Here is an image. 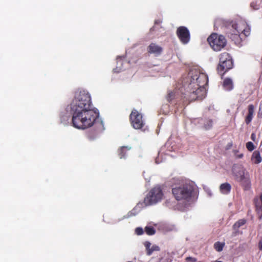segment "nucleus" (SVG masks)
<instances>
[{
	"label": "nucleus",
	"instance_id": "1",
	"mask_svg": "<svg viewBox=\"0 0 262 262\" xmlns=\"http://www.w3.org/2000/svg\"><path fill=\"white\" fill-rule=\"evenodd\" d=\"M71 105L72 123L74 127L84 129L94 124L99 113L94 108L88 92L84 90L76 92Z\"/></svg>",
	"mask_w": 262,
	"mask_h": 262
},
{
	"label": "nucleus",
	"instance_id": "2",
	"mask_svg": "<svg viewBox=\"0 0 262 262\" xmlns=\"http://www.w3.org/2000/svg\"><path fill=\"white\" fill-rule=\"evenodd\" d=\"M189 81L185 83L186 93L184 96L185 101L202 100L205 98L206 90L205 88L208 84V78L206 74L196 70L191 71L188 73Z\"/></svg>",
	"mask_w": 262,
	"mask_h": 262
},
{
	"label": "nucleus",
	"instance_id": "3",
	"mask_svg": "<svg viewBox=\"0 0 262 262\" xmlns=\"http://www.w3.org/2000/svg\"><path fill=\"white\" fill-rule=\"evenodd\" d=\"M250 28L244 20L232 21L227 27V35L234 41L235 43H239L242 40L241 35L248 36L250 34Z\"/></svg>",
	"mask_w": 262,
	"mask_h": 262
},
{
	"label": "nucleus",
	"instance_id": "4",
	"mask_svg": "<svg viewBox=\"0 0 262 262\" xmlns=\"http://www.w3.org/2000/svg\"><path fill=\"white\" fill-rule=\"evenodd\" d=\"M194 188L192 184L185 183L172 188V193L177 201H188L192 197Z\"/></svg>",
	"mask_w": 262,
	"mask_h": 262
},
{
	"label": "nucleus",
	"instance_id": "5",
	"mask_svg": "<svg viewBox=\"0 0 262 262\" xmlns=\"http://www.w3.org/2000/svg\"><path fill=\"white\" fill-rule=\"evenodd\" d=\"M186 86L184 85L179 89L177 88L173 91H169L166 96L167 101L170 103L182 104L183 105H187L192 101H185L184 96H187L184 93H186Z\"/></svg>",
	"mask_w": 262,
	"mask_h": 262
},
{
	"label": "nucleus",
	"instance_id": "6",
	"mask_svg": "<svg viewBox=\"0 0 262 262\" xmlns=\"http://www.w3.org/2000/svg\"><path fill=\"white\" fill-rule=\"evenodd\" d=\"M233 66V60L228 53L224 52L220 55L219 63L216 70L220 75L223 76L226 72L231 69Z\"/></svg>",
	"mask_w": 262,
	"mask_h": 262
},
{
	"label": "nucleus",
	"instance_id": "7",
	"mask_svg": "<svg viewBox=\"0 0 262 262\" xmlns=\"http://www.w3.org/2000/svg\"><path fill=\"white\" fill-rule=\"evenodd\" d=\"M207 41L210 47L214 51H220L224 49L227 45L225 37L215 33H212L207 38Z\"/></svg>",
	"mask_w": 262,
	"mask_h": 262
},
{
	"label": "nucleus",
	"instance_id": "8",
	"mask_svg": "<svg viewBox=\"0 0 262 262\" xmlns=\"http://www.w3.org/2000/svg\"><path fill=\"white\" fill-rule=\"evenodd\" d=\"M164 194L162 188L159 186L152 188L144 198V202L147 206L156 204L160 202Z\"/></svg>",
	"mask_w": 262,
	"mask_h": 262
},
{
	"label": "nucleus",
	"instance_id": "9",
	"mask_svg": "<svg viewBox=\"0 0 262 262\" xmlns=\"http://www.w3.org/2000/svg\"><path fill=\"white\" fill-rule=\"evenodd\" d=\"M129 121L131 125L136 129H141L145 125L142 114L136 109L132 110L129 115Z\"/></svg>",
	"mask_w": 262,
	"mask_h": 262
},
{
	"label": "nucleus",
	"instance_id": "10",
	"mask_svg": "<svg viewBox=\"0 0 262 262\" xmlns=\"http://www.w3.org/2000/svg\"><path fill=\"white\" fill-rule=\"evenodd\" d=\"M176 34L179 39L183 44H187L190 40V34L189 30L184 26L177 28Z\"/></svg>",
	"mask_w": 262,
	"mask_h": 262
},
{
	"label": "nucleus",
	"instance_id": "11",
	"mask_svg": "<svg viewBox=\"0 0 262 262\" xmlns=\"http://www.w3.org/2000/svg\"><path fill=\"white\" fill-rule=\"evenodd\" d=\"M232 171L234 179L236 181H238L246 176L245 168L242 165L239 164H234L232 167Z\"/></svg>",
	"mask_w": 262,
	"mask_h": 262
},
{
	"label": "nucleus",
	"instance_id": "12",
	"mask_svg": "<svg viewBox=\"0 0 262 262\" xmlns=\"http://www.w3.org/2000/svg\"><path fill=\"white\" fill-rule=\"evenodd\" d=\"M163 51V48L157 44L152 42L147 47V52L149 54H153L155 56H159Z\"/></svg>",
	"mask_w": 262,
	"mask_h": 262
},
{
	"label": "nucleus",
	"instance_id": "13",
	"mask_svg": "<svg viewBox=\"0 0 262 262\" xmlns=\"http://www.w3.org/2000/svg\"><path fill=\"white\" fill-rule=\"evenodd\" d=\"M254 204L258 218L261 219L262 218V200L258 197H255L254 199Z\"/></svg>",
	"mask_w": 262,
	"mask_h": 262
},
{
	"label": "nucleus",
	"instance_id": "14",
	"mask_svg": "<svg viewBox=\"0 0 262 262\" xmlns=\"http://www.w3.org/2000/svg\"><path fill=\"white\" fill-rule=\"evenodd\" d=\"M238 182H240L241 185L244 188L245 190H249L251 187V181L249 177L247 176V175L239 180Z\"/></svg>",
	"mask_w": 262,
	"mask_h": 262
},
{
	"label": "nucleus",
	"instance_id": "15",
	"mask_svg": "<svg viewBox=\"0 0 262 262\" xmlns=\"http://www.w3.org/2000/svg\"><path fill=\"white\" fill-rule=\"evenodd\" d=\"M231 190V186L227 182L223 183L220 186V191L222 194H228L230 192Z\"/></svg>",
	"mask_w": 262,
	"mask_h": 262
},
{
	"label": "nucleus",
	"instance_id": "16",
	"mask_svg": "<svg viewBox=\"0 0 262 262\" xmlns=\"http://www.w3.org/2000/svg\"><path fill=\"white\" fill-rule=\"evenodd\" d=\"M254 112V107L253 105L250 104L248 106V114L245 118V122L249 124L252 120Z\"/></svg>",
	"mask_w": 262,
	"mask_h": 262
},
{
	"label": "nucleus",
	"instance_id": "17",
	"mask_svg": "<svg viewBox=\"0 0 262 262\" xmlns=\"http://www.w3.org/2000/svg\"><path fill=\"white\" fill-rule=\"evenodd\" d=\"M223 86L227 91L232 90L233 88L232 80L229 78H225L223 81Z\"/></svg>",
	"mask_w": 262,
	"mask_h": 262
},
{
	"label": "nucleus",
	"instance_id": "18",
	"mask_svg": "<svg viewBox=\"0 0 262 262\" xmlns=\"http://www.w3.org/2000/svg\"><path fill=\"white\" fill-rule=\"evenodd\" d=\"M251 160L253 161L255 164H258L261 162L262 158L259 151L255 150L253 152Z\"/></svg>",
	"mask_w": 262,
	"mask_h": 262
},
{
	"label": "nucleus",
	"instance_id": "19",
	"mask_svg": "<svg viewBox=\"0 0 262 262\" xmlns=\"http://www.w3.org/2000/svg\"><path fill=\"white\" fill-rule=\"evenodd\" d=\"M128 146H122L118 150V156L120 159L125 157L126 152L130 149Z\"/></svg>",
	"mask_w": 262,
	"mask_h": 262
},
{
	"label": "nucleus",
	"instance_id": "20",
	"mask_svg": "<svg viewBox=\"0 0 262 262\" xmlns=\"http://www.w3.org/2000/svg\"><path fill=\"white\" fill-rule=\"evenodd\" d=\"M246 223V220L244 219L239 220L235 222L233 226V228L235 230H237L239 227L244 225Z\"/></svg>",
	"mask_w": 262,
	"mask_h": 262
},
{
	"label": "nucleus",
	"instance_id": "21",
	"mask_svg": "<svg viewBox=\"0 0 262 262\" xmlns=\"http://www.w3.org/2000/svg\"><path fill=\"white\" fill-rule=\"evenodd\" d=\"M144 231L146 234L148 235H152L156 233L155 229L152 226H146L145 227Z\"/></svg>",
	"mask_w": 262,
	"mask_h": 262
},
{
	"label": "nucleus",
	"instance_id": "22",
	"mask_svg": "<svg viewBox=\"0 0 262 262\" xmlns=\"http://www.w3.org/2000/svg\"><path fill=\"white\" fill-rule=\"evenodd\" d=\"M225 246L224 243H221L220 242H215L214 244V248L217 252H221L223 250V248Z\"/></svg>",
	"mask_w": 262,
	"mask_h": 262
},
{
	"label": "nucleus",
	"instance_id": "23",
	"mask_svg": "<svg viewBox=\"0 0 262 262\" xmlns=\"http://www.w3.org/2000/svg\"><path fill=\"white\" fill-rule=\"evenodd\" d=\"M260 1L255 0L253 1L251 3V7L253 8L254 10H257L260 7V3L259 2Z\"/></svg>",
	"mask_w": 262,
	"mask_h": 262
},
{
	"label": "nucleus",
	"instance_id": "24",
	"mask_svg": "<svg viewBox=\"0 0 262 262\" xmlns=\"http://www.w3.org/2000/svg\"><path fill=\"white\" fill-rule=\"evenodd\" d=\"M246 147L249 151H252L255 148V145L252 142L250 141L246 143Z\"/></svg>",
	"mask_w": 262,
	"mask_h": 262
},
{
	"label": "nucleus",
	"instance_id": "25",
	"mask_svg": "<svg viewBox=\"0 0 262 262\" xmlns=\"http://www.w3.org/2000/svg\"><path fill=\"white\" fill-rule=\"evenodd\" d=\"M159 250H160V248H159V246L155 245H153L150 248V249L149 250V251H147V254L148 255H150L154 251H159Z\"/></svg>",
	"mask_w": 262,
	"mask_h": 262
},
{
	"label": "nucleus",
	"instance_id": "26",
	"mask_svg": "<svg viewBox=\"0 0 262 262\" xmlns=\"http://www.w3.org/2000/svg\"><path fill=\"white\" fill-rule=\"evenodd\" d=\"M135 232L137 235H141L144 233V230L141 227H137L135 230Z\"/></svg>",
	"mask_w": 262,
	"mask_h": 262
},
{
	"label": "nucleus",
	"instance_id": "27",
	"mask_svg": "<svg viewBox=\"0 0 262 262\" xmlns=\"http://www.w3.org/2000/svg\"><path fill=\"white\" fill-rule=\"evenodd\" d=\"M212 125V121L211 120H208L207 124H205V127L206 129H209Z\"/></svg>",
	"mask_w": 262,
	"mask_h": 262
},
{
	"label": "nucleus",
	"instance_id": "28",
	"mask_svg": "<svg viewBox=\"0 0 262 262\" xmlns=\"http://www.w3.org/2000/svg\"><path fill=\"white\" fill-rule=\"evenodd\" d=\"M137 214V211L136 209L134 208L133 210H132L129 213H128V216H135Z\"/></svg>",
	"mask_w": 262,
	"mask_h": 262
},
{
	"label": "nucleus",
	"instance_id": "29",
	"mask_svg": "<svg viewBox=\"0 0 262 262\" xmlns=\"http://www.w3.org/2000/svg\"><path fill=\"white\" fill-rule=\"evenodd\" d=\"M144 246L145 247L147 251H149L150 249L151 243L149 242H145L144 243Z\"/></svg>",
	"mask_w": 262,
	"mask_h": 262
},
{
	"label": "nucleus",
	"instance_id": "30",
	"mask_svg": "<svg viewBox=\"0 0 262 262\" xmlns=\"http://www.w3.org/2000/svg\"><path fill=\"white\" fill-rule=\"evenodd\" d=\"M186 260L187 261H191L192 262H195L196 259L195 258L191 257H187L186 258Z\"/></svg>",
	"mask_w": 262,
	"mask_h": 262
},
{
	"label": "nucleus",
	"instance_id": "31",
	"mask_svg": "<svg viewBox=\"0 0 262 262\" xmlns=\"http://www.w3.org/2000/svg\"><path fill=\"white\" fill-rule=\"evenodd\" d=\"M251 139L252 141H255L256 140V135L255 133H252L251 135Z\"/></svg>",
	"mask_w": 262,
	"mask_h": 262
},
{
	"label": "nucleus",
	"instance_id": "32",
	"mask_svg": "<svg viewBox=\"0 0 262 262\" xmlns=\"http://www.w3.org/2000/svg\"><path fill=\"white\" fill-rule=\"evenodd\" d=\"M258 248L260 250H262V242L260 241L258 243Z\"/></svg>",
	"mask_w": 262,
	"mask_h": 262
},
{
	"label": "nucleus",
	"instance_id": "33",
	"mask_svg": "<svg viewBox=\"0 0 262 262\" xmlns=\"http://www.w3.org/2000/svg\"><path fill=\"white\" fill-rule=\"evenodd\" d=\"M243 157V154H241L238 155L236 156V157L238 158H242Z\"/></svg>",
	"mask_w": 262,
	"mask_h": 262
},
{
	"label": "nucleus",
	"instance_id": "34",
	"mask_svg": "<svg viewBox=\"0 0 262 262\" xmlns=\"http://www.w3.org/2000/svg\"><path fill=\"white\" fill-rule=\"evenodd\" d=\"M258 198L260 199L261 200H262V193L261 194V195H260L259 197H258Z\"/></svg>",
	"mask_w": 262,
	"mask_h": 262
},
{
	"label": "nucleus",
	"instance_id": "35",
	"mask_svg": "<svg viewBox=\"0 0 262 262\" xmlns=\"http://www.w3.org/2000/svg\"><path fill=\"white\" fill-rule=\"evenodd\" d=\"M238 150H234V152H237Z\"/></svg>",
	"mask_w": 262,
	"mask_h": 262
},
{
	"label": "nucleus",
	"instance_id": "36",
	"mask_svg": "<svg viewBox=\"0 0 262 262\" xmlns=\"http://www.w3.org/2000/svg\"><path fill=\"white\" fill-rule=\"evenodd\" d=\"M216 262H222L221 261H216Z\"/></svg>",
	"mask_w": 262,
	"mask_h": 262
}]
</instances>
